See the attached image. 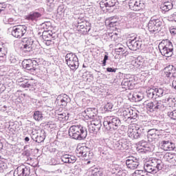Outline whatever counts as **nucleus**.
I'll return each instance as SVG.
<instances>
[{"mask_svg":"<svg viewBox=\"0 0 176 176\" xmlns=\"http://www.w3.org/2000/svg\"><path fill=\"white\" fill-rule=\"evenodd\" d=\"M142 46V41L137 38L136 40H129L128 47H129L130 50H135L138 49H141Z\"/></svg>","mask_w":176,"mask_h":176,"instance_id":"nucleus-18","label":"nucleus"},{"mask_svg":"<svg viewBox=\"0 0 176 176\" xmlns=\"http://www.w3.org/2000/svg\"><path fill=\"white\" fill-rule=\"evenodd\" d=\"M129 145L130 143L126 139H121L113 144V148L116 151H124L129 149Z\"/></svg>","mask_w":176,"mask_h":176,"instance_id":"nucleus-13","label":"nucleus"},{"mask_svg":"<svg viewBox=\"0 0 176 176\" xmlns=\"http://www.w3.org/2000/svg\"><path fill=\"white\" fill-rule=\"evenodd\" d=\"M138 151L140 152H143L144 153H146V152L151 151V148L146 142L142 141L139 142V146H138Z\"/></svg>","mask_w":176,"mask_h":176,"instance_id":"nucleus-25","label":"nucleus"},{"mask_svg":"<svg viewBox=\"0 0 176 176\" xmlns=\"http://www.w3.org/2000/svg\"><path fill=\"white\" fill-rule=\"evenodd\" d=\"M146 94L148 98L152 99V98H156L155 94V89L150 88L146 91Z\"/></svg>","mask_w":176,"mask_h":176,"instance_id":"nucleus-38","label":"nucleus"},{"mask_svg":"<svg viewBox=\"0 0 176 176\" xmlns=\"http://www.w3.org/2000/svg\"><path fill=\"white\" fill-rule=\"evenodd\" d=\"M56 101H58V104H59L60 107H67L68 102H71V98L68 95L62 94L57 97Z\"/></svg>","mask_w":176,"mask_h":176,"instance_id":"nucleus-17","label":"nucleus"},{"mask_svg":"<svg viewBox=\"0 0 176 176\" xmlns=\"http://www.w3.org/2000/svg\"><path fill=\"white\" fill-rule=\"evenodd\" d=\"M6 24H10L11 25H14L16 24V21L12 18L8 19Z\"/></svg>","mask_w":176,"mask_h":176,"instance_id":"nucleus-55","label":"nucleus"},{"mask_svg":"<svg viewBox=\"0 0 176 176\" xmlns=\"http://www.w3.org/2000/svg\"><path fill=\"white\" fill-rule=\"evenodd\" d=\"M145 133H147V138L148 142H153L157 138H159L160 135V131L156 129H152L149 130L145 129Z\"/></svg>","mask_w":176,"mask_h":176,"instance_id":"nucleus-14","label":"nucleus"},{"mask_svg":"<svg viewBox=\"0 0 176 176\" xmlns=\"http://www.w3.org/2000/svg\"><path fill=\"white\" fill-rule=\"evenodd\" d=\"M119 166L118 165H112L111 167L109 168V174H116V173H120V171H119Z\"/></svg>","mask_w":176,"mask_h":176,"instance_id":"nucleus-44","label":"nucleus"},{"mask_svg":"<svg viewBox=\"0 0 176 176\" xmlns=\"http://www.w3.org/2000/svg\"><path fill=\"white\" fill-rule=\"evenodd\" d=\"M109 36H110L111 41H116V39H118V34L117 33H111L109 34Z\"/></svg>","mask_w":176,"mask_h":176,"instance_id":"nucleus-56","label":"nucleus"},{"mask_svg":"<svg viewBox=\"0 0 176 176\" xmlns=\"http://www.w3.org/2000/svg\"><path fill=\"white\" fill-rule=\"evenodd\" d=\"M105 109H107V111H111V109H112V108H113V104L111 102H108L105 106H104Z\"/></svg>","mask_w":176,"mask_h":176,"instance_id":"nucleus-53","label":"nucleus"},{"mask_svg":"<svg viewBox=\"0 0 176 176\" xmlns=\"http://www.w3.org/2000/svg\"><path fill=\"white\" fill-rule=\"evenodd\" d=\"M129 6L131 10H141L144 8V3H141L140 0H130L129 2Z\"/></svg>","mask_w":176,"mask_h":176,"instance_id":"nucleus-15","label":"nucleus"},{"mask_svg":"<svg viewBox=\"0 0 176 176\" xmlns=\"http://www.w3.org/2000/svg\"><path fill=\"white\" fill-rule=\"evenodd\" d=\"M159 49L161 54L165 56V57H171V56H173V50H170V48H166L164 47H159Z\"/></svg>","mask_w":176,"mask_h":176,"instance_id":"nucleus-31","label":"nucleus"},{"mask_svg":"<svg viewBox=\"0 0 176 176\" xmlns=\"http://www.w3.org/2000/svg\"><path fill=\"white\" fill-rule=\"evenodd\" d=\"M92 119L93 120L91 121V124H94L97 127H99V129H101V126H102V124H101V120L97 117H94Z\"/></svg>","mask_w":176,"mask_h":176,"instance_id":"nucleus-39","label":"nucleus"},{"mask_svg":"<svg viewBox=\"0 0 176 176\" xmlns=\"http://www.w3.org/2000/svg\"><path fill=\"white\" fill-rule=\"evenodd\" d=\"M32 45H34V40L31 38H22V47H21L22 52L25 54H28L30 52H32Z\"/></svg>","mask_w":176,"mask_h":176,"instance_id":"nucleus-10","label":"nucleus"},{"mask_svg":"<svg viewBox=\"0 0 176 176\" xmlns=\"http://www.w3.org/2000/svg\"><path fill=\"white\" fill-rule=\"evenodd\" d=\"M122 174V172H118L116 173L113 174H109V176H120Z\"/></svg>","mask_w":176,"mask_h":176,"instance_id":"nucleus-63","label":"nucleus"},{"mask_svg":"<svg viewBox=\"0 0 176 176\" xmlns=\"http://www.w3.org/2000/svg\"><path fill=\"white\" fill-rule=\"evenodd\" d=\"M109 56L108 55H104V59L102 61V67H105L107 65V61H108Z\"/></svg>","mask_w":176,"mask_h":176,"instance_id":"nucleus-58","label":"nucleus"},{"mask_svg":"<svg viewBox=\"0 0 176 176\" xmlns=\"http://www.w3.org/2000/svg\"><path fill=\"white\" fill-rule=\"evenodd\" d=\"M173 7L174 4H173V1L169 0L162 3L160 8L163 12H169V10H171Z\"/></svg>","mask_w":176,"mask_h":176,"instance_id":"nucleus-27","label":"nucleus"},{"mask_svg":"<svg viewBox=\"0 0 176 176\" xmlns=\"http://www.w3.org/2000/svg\"><path fill=\"white\" fill-rule=\"evenodd\" d=\"M144 105L146 106L147 109H149L151 112L155 111H163L164 110V104L162 100H154V101H145Z\"/></svg>","mask_w":176,"mask_h":176,"instance_id":"nucleus-8","label":"nucleus"},{"mask_svg":"<svg viewBox=\"0 0 176 176\" xmlns=\"http://www.w3.org/2000/svg\"><path fill=\"white\" fill-rule=\"evenodd\" d=\"M56 118H58L59 120H62L64 122L65 120H68L69 117L68 116V114H67L66 113H62L58 114V116H56Z\"/></svg>","mask_w":176,"mask_h":176,"instance_id":"nucleus-41","label":"nucleus"},{"mask_svg":"<svg viewBox=\"0 0 176 176\" xmlns=\"http://www.w3.org/2000/svg\"><path fill=\"white\" fill-rule=\"evenodd\" d=\"M8 13L6 11V4L5 3H0V16H5Z\"/></svg>","mask_w":176,"mask_h":176,"instance_id":"nucleus-37","label":"nucleus"},{"mask_svg":"<svg viewBox=\"0 0 176 176\" xmlns=\"http://www.w3.org/2000/svg\"><path fill=\"white\" fill-rule=\"evenodd\" d=\"M104 147H99L98 148V151L101 155V156L104 157V156H108V155H109V153H108L106 150H104Z\"/></svg>","mask_w":176,"mask_h":176,"instance_id":"nucleus-48","label":"nucleus"},{"mask_svg":"<svg viewBox=\"0 0 176 176\" xmlns=\"http://www.w3.org/2000/svg\"><path fill=\"white\" fill-rule=\"evenodd\" d=\"M88 128L90 133H98V131H100V129H101L97 126V125L92 124V122H91V124L88 126Z\"/></svg>","mask_w":176,"mask_h":176,"instance_id":"nucleus-35","label":"nucleus"},{"mask_svg":"<svg viewBox=\"0 0 176 176\" xmlns=\"http://www.w3.org/2000/svg\"><path fill=\"white\" fill-rule=\"evenodd\" d=\"M122 85H123L124 86H129L130 85H131V82L128 79H124L122 82Z\"/></svg>","mask_w":176,"mask_h":176,"instance_id":"nucleus-59","label":"nucleus"},{"mask_svg":"<svg viewBox=\"0 0 176 176\" xmlns=\"http://www.w3.org/2000/svg\"><path fill=\"white\" fill-rule=\"evenodd\" d=\"M164 74L167 78H176V67L169 65L164 69Z\"/></svg>","mask_w":176,"mask_h":176,"instance_id":"nucleus-22","label":"nucleus"},{"mask_svg":"<svg viewBox=\"0 0 176 176\" xmlns=\"http://www.w3.org/2000/svg\"><path fill=\"white\" fill-rule=\"evenodd\" d=\"M144 99V94L142 93H135L133 95V100L135 101V102H139V101H142Z\"/></svg>","mask_w":176,"mask_h":176,"instance_id":"nucleus-34","label":"nucleus"},{"mask_svg":"<svg viewBox=\"0 0 176 176\" xmlns=\"http://www.w3.org/2000/svg\"><path fill=\"white\" fill-rule=\"evenodd\" d=\"M28 28L25 25H15L12 28V35L14 38H23L27 34Z\"/></svg>","mask_w":176,"mask_h":176,"instance_id":"nucleus-9","label":"nucleus"},{"mask_svg":"<svg viewBox=\"0 0 176 176\" xmlns=\"http://www.w3.org/2000/svg\"><path fill=\"white\" fill-rule=\"evenodd\" d=\"M41 17H42V14L38 12H32L26 16L25 20L32 21V23H36V21H38Z\"/></svg>","mask_w":176,"mask_h":176,"instance_id":"nucleus-21","label":"nucleus"},{"mask_svg":"<svg viewBox=\"0 0 176 176\" xmlns=\"http://www.w3.org/2000/svg\"><path fill=\"white\" fill-rule=\"evenodd\" d=\"M170 91H171L170 90V89L162 88V96H166L167 94H170Z\"/></svg>","mask_w":176,"mask_h":176,"instance_id":"nucleus-57","label":"nucleus"},{"mask_svg":"<svg viewBox=\"0 0 176 176\" xmlns=\"http://www.w3.org/2000/svg\"><path fill=\"white\" fill-rule=\"evenodd\" d=\"M89 174L90 176H104L102 169H101V168H97L96 166H93L89 168Z\"/></svg>","mask_w":176,"mask_h":176,"instance_id":"nucleus-26","label":"nucleus"},{"mask_svg":"<svg viewBox=\"0 0 176 176\" xmlns=\"http://www.w3.org/2000/svg\"><path fill=\"white\" fill-rule=\"evenodd\" d=\"M118 5H119L118 0H102L100 2V6H105V8H113Z\"/></svg>","mask_w":176,"mask_h":176,"instance_id":"nucleus-24","label":"nucleus"},{"mask_svg":"<svg viewBox=\"0 0 176 176\" xmlns=\"http://www.w3.org/2000/svg\"><path fill=\"white\" fill-rule=\"evenodd\" d=\"M22 67L32 75H36L39 70V59H25L22 61Z\"/></svg>","mask_w":176,"mask_h":176,"instance_id":"nucleus-3","label":"nucleus"},{"mask_svg":"<svg viewBox=\"0 0 176 176\" xmlns=\"http://www.w3.org/2000/svg\"><path fill=\"white\" fill-rule=\"evenodd\" d=\"M43 39L45 41V45H47V46H50L52 43V39H47L46 35L43 36Z\"/></svg>","mask_w":176,"mask_h":176,"instance_id":"nucleus-54","label":"nucleus"},{"mask_svg":"<svg viewBox=\"0 0 176 176\" xmlns=\"http://www.w3.org/2000/svg\"><path fill=\"white\" fill-rule=\"evenodd\" d=\"M6 164H5V162H3V161L0 160V173L3 172V170H5Z\"/></svg>","mask_w":176,"mask_h":176,"instance_id":"nucleus-52","label":"nucleus"},{"mask_svg":"<svg viewBox=\"0 0 176 176\" xmlns=\"http://www.w3.org/2000/svg\"><path fill=\"white\" fill-rule=\"evenodd\" d=\"M77 28L78 31H80V32H89V31H90V29H87V28L84 26L82 23H78Z\"/></svg>","mask_w":176,"mask_h":176,"instance_id":"nucleus-45","label":"nucleus"},{"mask_svg":"<svg viewBox=\"0 0 176 176\" xmlns=\"http://www.w3.org/2000/svg\"><path fill=\"white\" fill-rule=\"evenodd\" d=\"M109 139H102L99 141L100 146H103L104 148L109 146Z\"/></svg>","mask_w":176,"mask_h":176,"instance_id":"nucleus-42","label":"nucleus"},{"mask_svg":"<svg viewBox=\"0 0 176 176\" xmlns=\"http://www.w3.org/2000/svg\"><path fill=\"white\" fill-rule=\"evenodd\" d=\"M115 52L116 53H117V54H118V56L122 54V56H123L124 57H126V56L129 54V53H127V51H126V49L124 47L116 48Z\"/></svg>","mask_w":176,"mask_h":176,"instance_id":"nucleus-32","label":"nucleus"},{"mask_svg":"<svg viewBox=\"0 0 176 176\" xmlns=\"http://www.w3.org/2000/svg\"><path fill=\"white\" fill-rule=\"evenodd\" d=\"M168 116L173 120H176V110L168 112Z\"/></svg>","mask_w":176,"mask_h":176,"instance_id":"nucleus-49","label":"nucleus"},{"mask_svg":"<svg viewBox=\"0 0 176 176\" xmlns=\"http://www.w3.org/2000/svg\"><path fill=\"white\" fill-rule=\"evenodd\" d=\"M107 72H116V71H118V69L113 67H107Z\"/></svg>","mask_w":176,"mask_h":176,"instance_id":"nucleus-60","label":"nucleus"},{"mask_svg":"<svg viewBox=\"0 0 176 176\" xmlns=\"http://www.w3.org/2000/svg\"><path fill=\"white\" fill-rule=\"evenodd\" d=\"M65 62L67 65L72 71H74V72L79 68V59L76 54L72 52L66 54Z\"/></svg>","mask_w":176,"mask_h":176,"instance_id":"nucleus-5","label":"nucleus"},{"mask_svg":"<svg viewBox=\"0 0 176 176\" xmlns=\"http://www.w3.org/2000/svg\"><path fill=\"white\" fill-rule=\"evenodd\" d=\"M154 93L155 94V98L163 97V88H155Z\"/></svg>","mask_w":176,"mask_h":176,"instance_id":"nucleus-43","label":"nucleus"},{"mask_svg":"<svg viewBox=\"0 0 176 176\" xmlns=\"http://www.w3.org/2000/svg\"><path fill=\"white\" fill-rule=\"evenodd\" d=\"M165 160L169 163H176V154L171 153H166L164 156Z\"/></svg>","mask_w":176,"mask_h":176,"instance_id":"nucleus-30","label":"nucleus"},{"mask_svg":"<svg viewBox=\"0 0 176 176\" xmlns=\"http://www.w3.org/2000/svg\"><path fill=\"white\" fill-rule=\"evenodd\" d=\"M170 19L172 21H176V12L170 15Z\"/></svg>","mask_w":176,"mask_h":176,"instance_id":"nucleus-62","label":"nucleus"},{"mask_svg":"<svg viewBox=\"0 0 176 176\" xmlns=\"http://www.w3.org/2000/svg\"><path fill=\"white\" fill-rule=\"evenodd\" d=\"M131 111V108L122 109L121 111V116H123L124 119H129L130 112Z\"/></svg>","mask_w":176,"mask_h":176,"instance_id":"nucleus-33","label":"nucleus"},{"mask_svg":"<svg viewBox=\"0 0 176 176\" xmlns=\"http://www.w3.org/2000/svg\"><path fill=\"white\" fill-rule=\"evenodd\" d=\"M30 174H31V168L25 165L18 166L14 171V176H29Z\"/></svg>","mask_w":176,"mask_h":176,"instance_id":"nucleus-11","label":"nucleus"},{"mask_svg":"<svg viewBox=\"0 0 176 176\" xmlns=\"http://www.w3.org/2000/svg\"><path fill=\"white\" fill-rule=\"evenodd\" d=\"M38 82L36 80L30 79L26 82H22L21 86L25 89V87H30L31 89H35Z\"/></svg>","mask_w":176,"mask_h":176,"instance_id":"nucleus-28","label":"nucleus"},{"mask_svg":"<svg viewBox=\"0 0 176 176\" xmlns=\"http://www.w3.org/2000/svg\"><path fill=\"white\" fill-rule=\"evenodd\" d=\"M54 3V0H47V6H52Z\"/></svg>","mask_w":176,"mask_h":176,"instance_id":"nucleus-64","label":"nucleus"},{"mask_svg":"<svg viewBox=\"0 0 176 176\" xmlns=\"http://www.w3.org/2000/svg\"><path fill=\"white\" fill-rule=\"evenodd\" d=\"M131 64L133 65V67L138 68L141 65V62L138 59H135L132 60Z\"/></svg>","mask_w":176,"mask_h":176,"instance_id":"nucleus-50","label":"nucleus"},{"mask_svg":"<svg viewBox=\"0 0 176 176\" xmlns=\"http://www.w3.org/2000/svg\"><path fill=\"white\" fill-rule=\"evenodd\" d=\"M126 165L130 170H135L136 168H138V166H140V158L129 157L126 160Z\"/></svg>","mask_w":176,"mask_h":176,"instance_id":"nucleus-12","label":"nucleus"},{"mask_svg":"<svg viewBox=\"0 0 176 176\" xmlns=\"http://www.w3.org/2000/svg\"><path fill=\"white\" fill-rule=\"evenodd\" d=\"M6 54L8 51L5 48L0 47V58H3L4 61L6 60Z\"/></svg>","mask_w":176,"mask_h":176,"instance_id":"nucleus-47","label":"nucleus"},{"mask_svg":"<svg viewBox=\"0 0 176 176\" xmlns=\"http://www.w3.org/2000/svg\"><path fill=\"white\" fill-rule=\"evenodd\" d=\"M137 118H138V114H137V112L131 109L129 119L130 120H133L131 122H134V120H137Z\"/></svg>","mask_w":176,"mask_h":176,"instance_id":"nucleus-40","label":"nucleus"},{"mask_svg":"<svg viewBox=\"0 0 176 176\" xmlns=\"http://www.w3.org/2000/svg\"><path fill=\"white\" fill-rule=\"evenodd\" d=\"M162 25H163L162 19L156 16H153L151 18L148 24V31L153 33L157 32L162 30Z\"/></svg>","mask_w":176,"mask_h":176,"instance_id":"nucleus-7","label":"nucleus"},{"mask_svg":"<svg viewBox=\"0 0 176 176\" xmlns=\"http://www.w3.org/2000/svg\"><path fill=\"white\" fill-rule=\"evenodd\" d=\"M63 163L72 164L76 162V157L75 155H72L69 154H64L60 157Z\"/></svg>","mask_w":176,"mask_h":176,"instance_id":"nucleus-23","label":"nucleus"},{"mask_svg":"<svg viewBox=\"0 0 176 176\" xmlns=\"http://www.w3.org/2000/svg\"><path fill=\"white\" fill-rule=\"evenodd\" d=\"M163 168V162L162 160L152 158L151 160L146 162L144 165V170H135V176H149L148 173L150 174H156L159 173L160 170Z\"/></svg>","mask_w":176,"mask_h":176,"instance_id":"nucleus-1","label":"nucleus"},{"mask_svg":"<svg viewBox=\"0 0 176 176\" xmlns=\"http://www.w3.org/2000/svg\"><path fill=\"white\" fill-rule=\"evenodd\" d=\"M90 149L87 146H81L77 149L76 153L78 155V157H85L86 160L90 159Z\"/></svg>","mask_w":176,"mask_h":176,"instance_id":"nucleus-16","label":"nucleus"},{"mask_svg":"<svg viewBox=\"0 0 176 176\" xmlns=\"http://www.w3.org/2000/svg\"><path fill=\"white\" fill-rule=\"evenodd\" d=\"M33 118L37 122H40V120H42V119H43V115L42 114V112L36 111H34Z\"/></svg>","mask_w":176,"mask_h":176,"instance_id":"nucleus-36","label":"nucleus"},{"mask_svg":"<svg viewBox=\"0 0 176 176\" xmlns=\"http://www.w3.org/2000/svg\"><path fill=\"white\" fill-rule=\"evenodd\" d=\"M32 139L33 140V141H35L38 144H40V142H43V141H45V137L42 135H36L35 138H34V135H32Z\"/></svg>","mask_w":176,"mask_h":176,"instance_id":"nucleus-46","label":"nucleus"},{"mask_svg":"<svg viewBox=\"0 0 176 176\" xmlns=\"http://www.w3.org/2000/svg\"><path fill=\"white\" fill-rule=\"evenodd\" d=\"M145 128L141 126H135L132 128H129L128 129V136L131 140H138V138H142L145 135Z\"/></svg>","mask_w":176,"mask_h":176,"instance_id":"nucleus-6","label":"nucleus"},{"mask_svg":"<svg viewBox=\"0 0 176 176\" xmlns=\"http://www.w3.org/2000/svg\"><path fill=\"white\" fill-rule=\"evenodd\" d=\"M120 119L119 118L111 116L106 118V121L103 122L104 131H109V130H118V127L120 126Z\"/></svg>","mask_w":176,"mask_h":176,"instance_id":"nucleus-4","label":"nucleus"},{"mask_svg":"<svg viewBox=\"0 0 176 176\" xmlns=\"http://www.w3.org/2000/svg\"><path fill=\"white\" fill-rule=\"evenodd\" d=\"M9 60L12 64H16L17 63V58L13 54L10 55Z\"/></svg>","mask_w":176,"mask_h":176,"instance_id":"nucleus-51","label":"nucleus"},{"mask_svg":"<svg viewBox=\"0 0 176 176\" xmlns=\"http://www.w3.org/2000/svg\"><path fill=\"white\" fill-rule=\"evenodd\" d=\"M138 38H137V37L136 36H128L127 37V42H126V43H127V45H129V41H136Z\"/></svg>","mask_w":176,"mask_h":176,"instance_id":"nucleus-61","label":"nucleus"},{"mask_svg":"<svg viewBox=\"0 0 176 176\" xmlns=\"http://www.w3.org/2000/svg\"><path fill=\"white\" fill-rule=\"evenodd\" d=\"M96 112L97 109L88 108L82 113V115L87 119H94V118H97Z\"/></svg>","mask_w":176,"mask_h":176,"instance_id":"nucleus-19","label":"nucleus"},{"mask_svg":"<svg viewBox=\"0 0 176 176\" xmlns=\"http://www.w3.org/2000/svg\"><path fill=\"white\" fill-rule=\"evenodd\" d=\"M69 135L73 140H84L87 137V131L82 125H73L69 129Z\"/></svg>","mask_w":176,"mask_h":176,"instance_id":"nucleus-2","label":"nucleus"},{"mask_svg":"<svg viewBox=\"0 0 176 176\" xmlns=\"http://www.w3.org/2000/svg\"><path fill=\"white\" fill-rule=\"evenodd\" d=\"M158 47H165L170 50H174V47L173 46V43L168 39L162 40L161 43L159 44Z\"/></svg>","mask_w":176,"mask_h":176,"instance_id":"nucleus-29","label":"nucleus"},{"mask_svg":"<svg viewBox=\"0 0 176 176\" xmlns=\"http://www.w3.org/2000/svg\"><path fill=\"white\" fill-rule=\"evenodd\" d=\"M160 145L161 149H163V151H174L175 149V144L168 140H162Z\"/></svg>","mask_w":176,"mask_h":176,"instance_id":"nucleus-20","label":"nucleus"}]
</instances>
